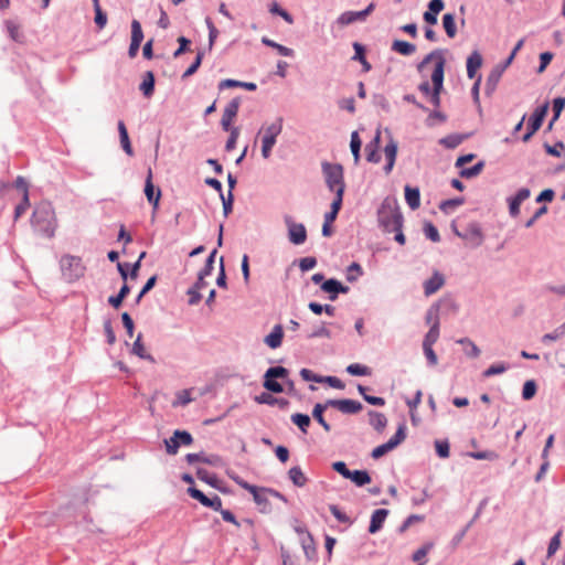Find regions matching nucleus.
I'll return each mask as SVG.
<instances>
[{
	"label": "nucleus",
	"instance_id": "de8ad7c7",
	"mask_svg": "<svg viewBox=\"0 0 565 565\" xmlns=\"http://www.w3.org/2000/svg\"><path fill=\"white\" fill-rule=\"evenodd\" d=\"M263 386L270 393L279 394L284 392V386L275 377H268L267 372L264 374Z\"/></svg>",
	"mask_w": 565,
	"mask_h": 565
},
{
	"label": "nucleus",
	"instance_id": "c03bdc74",
	"mask_svg": "<svg viewBox=\"0 0 565 565\" xmlns=\"http://www.w3.org/2000/svg\"><path fill=\"white\" fill-rule=\"evenodd\" d=\"M445 65L446 60L445 57H440L439 61H436L434 71L431 73V83H444L445 78Z\"/></svg>",
	"mask_w": 565,
	"mask_h": 565
},
{
	"label": "nucleus",
	"instance_id": "603ef678",
	"mask_svg": "<svg viewBox=\"0 0 565 565\" xmlns=\"http://www.w3.org/2000/svg\"><path fill=\"white\" fill-rule=\"evenodd\" d=\"M192 402L191 390H181L177 393L175 399L172 402L173 407L185 406Z\"/></svg>",
	"mask_w": 565,
	"mask_h": 565
},
{
	"label": "nucleus",
	"instance_id": "f704fd0d",
	"mask_svg": "<svg viewBox=\"0 0 565 565\" xmlns=\"http://www.w3.org/2000/svg\"><path fill=\"white\" fill-rule=\"evenodd\" d=\"M458 344L463 345L465 353L467 356L471 359H477L480 355V349L476 345V343L469 338H461L457 340Z\"/></svg>",
	"mask_w": 565,
	"mask_h": 565
},
{
	"label": "nucleus",
	"instance_id": "f3484780",
	"mask_svg": "<svg viewBox=\"0 0 565 565\" xmlns=\"http://www.w3.org/2000/svg\"><path fill=\"white\" fill-rule=\"evenodd\" d=\"M503 72H504V70L498 65H495L491 70V72L489 73V75L487 77L486 85H484V92L487 95H491L495 90L497 85L500 82Z\"/></svg>",
	"mask_w": 565,
	"mask_h": 565
},
{
	"label": "nucleus",
	"instance_id": "6ab92c4d",
	"mask_svg": "<svg viewBox=\"0 0 565 565\" xmlns=\"http://www.w3.org/2000/svg\"><path fill=\"white\" fill-rule=\"evenodd\" d=\"M241 87L249 92H254L257 89V85L252 82H241L237 79L226 78L218 83V89L223 90L226 88Z\"/></svg>",
	"mask_w": 565,
	"mask_h": 565
},
{
	"label": "nucleus",
	"instance_id": "bb28decb",
	"mask_svg": "<svg viewBox=\"0 0 565 565\" xmlns=\"http://www.w3.org/2000/svg\"><path fill=\"white\" fill-rule=\"evenodd\" d=\"M288 478L294 486L302 488L308 482V478L302 472L299 466L291 467L288 471Z\"/></svg>",
	"mask_w": 565,
	"mask_h": 565
},
{
	"label": "nucleus",
	"instance_id": "dca6fc26",
	"mask_svg": "<svg viewBox=\"0 0 565 565\" xmlns=\"http://www.w3.org/2000/svg\"><path fill=\"white\" fill-rule=\"evenodd\" d=\"M390 511L387 509H377L371 515V521L369 525V533L375 534L382 527Z\"/></svg>",
	"mask_w": 565,
	"mask_h": 565
},
{
	"label": "nucleus",
	"instance_id": "b1692460",
	"mask_svg": "<svg viewBox=\"0 0 565 565\" xmlns=\"http://www.w3.org/2000/svg\"><path fill=\"white\" fill-rule=\"evenodd\" d=\"M196 477H198V479H200L201 481L206 482L211 487H213V488H215L217 490L223 491V489L221 487V480L217 478L216 475L210 473L206 469L198 468L196 469Z\"/></svg>",
	"mask_w": 565,
	"mask_h": 565
},
{
	"label": "nucleus",
	"instance_id": "5fc2aeb1",
	"mask_svg": "<svg viewBox=\"0 0 565 565\" xmlns=\"http://www.w3.org/2000/svg\"><path fill=\"white\" fill-rule=\"evenodd\" d=\"M203 56H204V52L203 51H199L196 53V56L194 58V61L192 62V64L185 70V72L182 74V78H186V77H190L192 76L194 73H196V71L199 70V67L201 66L202 64V60H203Z\"/></svg>",
	"mask_w": 565,
	"mask_h": 565
},
{
	"label": "nucleus",
	"instance_id": "473e14b6",
	"mask_svg": "<svg viewBox=\"0 0 565 565\" xmlns=\"http://www.w3.org/2000/svg\"><path fill=\"white\" fill-rule=\"evenodd\" d=\"M291 422L303 433H308V428L311 424V418L309 415L303 413H295L290 417Z\"/></svg>",
	"mask_w": 565,
	"mask_h": 565
},
{
	"label": "nucleus",
	"instance_id": "69168bd1",
	"mask_svg": "<svg viewBox=\"0 0 565 565\" xmlns=\"http://www.w3.org/2000/svg\"><path fill=\"white\" fill-rule=\"evenodd\" d=\"M329 510L331 514L340 522L344 524H352V520L335 504H330Z\"/></svg>",
	"mask_w": 565,
	"mask_h": 565
},
{
	"label": "nucleus",
	"instance_id": "680f3d73",
	"mask_svg": "<svg viewBox=\"0 0 565 565\" xmlns=\"http://www.w3.org/2000/svg\"><path fill=\"white\" fill-rule=\"evenodd\" d=\"M439 307L440 302H436L428 308L425 316L426 323L433 324L436 321L439 322Z\"/></svg>",
	"mask_w": 565,
	"mask_h": 565
},
{
	"label": "nucleus",
	"instance_id": "9b49d317",
	"mask_svg": "<svg viewBox=\"0 0 565 565\" xmlns=\"http://www.w3.org/2000/svg\"><path fill=\"white\" fill-rule=\"evenodd\" d=\"M241 102V97L237 96L226 105L221 119V126L223 130L228 131L230 129H232L231 124L232 120L237 116Z\"/></svg>",
	"mask_w": 565,
	"mask_h": 565
},
{
	"label": "nucleus",
	"instance_id": "338daca9",
	"mask_svg": "<svg viewBox=\"0 0 565 565\" xmlns=\"http://www.w3.org/2000/svg\"><path fill=\"white\" fill-rule=\"evenodd\" d=\"M266 372L268 373V377H275L276 380H286L289 374L288 370L280 365L271 366Z\"/></svg>",
	"mask_w": 565,
	"mask_h": 565
},
{
	"label": "nucleus",
	"instance_id": "c85d7f7f",
	"mask_svg": "<svg viewBox=\"0 0 565 565\" xmlns=\"http://www.w3.org/2000/svg\"><path fill=\"white\" fill-rule=\"evenodd\" d=\"M467 135H460V134H450L446 137L439 139V145L444 146L447 149H455L459 145L462 143V141L467 138Z\"/></svg>",
	"mask_w": 565,
	"mask_h": 565
},
{
	"label": "nucleus",
	"instance_id": "ea45409f",
	"mask_svg": "<svg viewBox=\"0 0 565 565\" xmlns=\"http://www.w3.org/2000/svg\"><path fill=\"white\" fill-rule=\"evenodd\" d=\"M324 412V407H322L320 403H317L312 409V417L317 423H319L322 426L324 431L329 433L331 430V426L323 416Z\"/></svg>",
	"mask_w": 565,
	"mask_h": 565
},
{
	"label": "nucleus",
	"instance_id": "864d4df0",
	"mask_svg": "<svg viewBox=\"0 0 565 565\" xmlns=\"http://www.w3.org/2000/svg\"><path fill=\"white\" fill-rule=\"evenodd\" d=\"M483 167H484L483 161H479L476 164H473L472 167L463 168L460 171V177L466 178V179H471L473 177H477L478 174L481 173V171L483 170Z\"/></svg>",
	"mask_w": 565,
	"mask_h": 565
},
{
	"label": "nucleus",
	"instance_id": "13d9d810",
	"mask_svg": "<svg viewBox=\"0 0 565 565\" xmlns=\"http://www.w3.org/2000/svg\"><path fill=\"white\" fill-rule=\"evenodd\" d=\"M562 534H563V531L558 530L550 540V543L547 546V557H552L559 548Z\"/></svg>",
	"mask_w": 565,
	"mask_h": 565
},
{
	"label": "nucleus",
	"instance_id": "a18cd8bd",
	"mask_svg": "<svg viewBox=\"0 0 565 565\" xmlns=\"http://www.w3.org/2000/svg\"><path fill=\"white\" fill-rule=\"evenodd\" d=\"M347 372L352 376H370L372 374V370L360 363H352L347 366Z\"/></svg>",
	"mask_w": 565,
	"mask_h": 565
},
{
	"label": "nucleus",
	"instance_id": "4be33fe9",
	"mask_svg": "<svg viewBox=\"0 0 565 565\" xmlns=\"http://www.w3.org/2000/svg\"><path fill=\"white\" fill-rule=\"evenodd\" d=\"M117 127H118L119 140H120V145L122 147V150L128 156H130V157L134 156V150L131 147V142H130L129 135H128L125 122L122 120H119Z\"/></svg>",
	"mask_w": 565,
	"mask_h": 565
},
{
	"label": "nucleus",
	"instance_id": "20e7f679",
	"mask_svg": "<svg viewBox=\"0 0 565 565\" xmlns=\"http://www.w3.org/2000/svg\"><path fill=\"white\" fill-rule=\"evenodd\" d=\"M321 169L328 189L335 193L341 188L342 192H344L343 167L340 163L324 161L321 163Z\"/></svg>",
	"mask_w": 565,
	"mask_h": 565
},
{
	"label": "nucleus",
	"instance_id": "58836bf2",
	"mask_svg": "<svg viewBox=\"0 0 565 565\" xmlns=\"http://www.w3.org/2000/svg\"><path fill=\"white\" fill-rule=\"evenodd\" d=\"M406 424L403 422L398 425L396 433L392 436L387 444L392 449H395L399 444H402L406 438Z\"/></svg>",
	"mask_w": 565,
	"mask_h": 565
},
{
	"label": "nucleus",
	"instance_id": "79ce46f5",
	"mask_svg": "<svg viewBox=\"0 0 565 565\" xmlns=\"http://www.w3.org/2000/svg\"><path fill=\"white\" fill-rule=\"evenodd\" d=\"M321 289H322V291L329 294V299L331 301L337 300L338 295H339L338 294V279L329 278V279L324 280L321 284Z\"/></svg>",
	"mask_w": 565,
	"mask_h": 565
},
{
	"label": "nucleus",
	"instance_id": "6e6552de",
	"mask_svg": "<svg viewBox=\"0 0 565 565\" xmlns=\"http://www.w3.org/2000/svg\"><path fill=\"white\" fill-rule=\"evenodd\" d=\"M285 225L288 230V239L294 245H301L307 241V230L302 223L295 222L289 214L284 216Z\"/></svg>",
	"mask_w": 565,
	"mask_h": 565
},
{
	"label": "nucleus",
	"instance_id": "49530a36",
	"mask_svg": "<svg viewBox=\"0 0 565 565\" xmlns=\"http://www.w3.org/2000/svg\"><path fill=\"white\" fill-rule=\"evenodd\" d=\"M439 328H440V322H437V321L434 322L430 326L428 332L425 334L423 344L434 345L439 338Z\"/></svg>",
	"mask_w": 565,
	"mask_h": 565
},
{
	"label": "nucleus",
	"instance_id": "bf43d9fd",
	"mask_svg": "<svg viewBox=\"0 0 565 565\" xmlns=\"http://www.w3.org/2000/svg\"><path fill=\"white\" fill-rule=\"evenodd\" d=\"M436 454L440 458H448L450 455V445L447 439L435 441Z\"/></svg>",
	"mask_w": 565,
	"mask_h": 565
},
{
	"label": "nucleus",
	"instance_id": "72a5a7b5",
	"mask_svg": "<svg viewBox=\"0 0 565 565\" xmlns=\"http://www.w3.org/2000/svg\"><path fill=\"white\" fill-rule=\"evenodd\" d=\"M129 292L130 287L126 282H124V285L119 289V292L108 298V303L115 309H118L122 305L124 299L129 295Z\"/></svg>",
	"mask_w": 565,
	"mask_h": 565
},
{
	"label": "nucleus",
	"instance_id": "09e8293b",
	"mask_svg": "<svg viewBox=\"0 0 565 565\" xmlns=\"http://www.w3.org/2000/svg\"><path fill=\"white\" fill-rule=\"evenodd\" d=\"M263 44H265L266 46H269V47H273L275 50H277V52L281 55V56H287V57H290V56H294V50L287 47V46H284L279 43H276L275 41L268 39V38H263L262 40Z\"/></svg>",
	"mask_w": 565,
	"mask_h": 565
},
{
	"label": "nucleus",
	"instance_id": "c756f323",
	"mask_svg": "<svg viewBox=\"0 0 565 565\" xmlns=\"http://www.w3.org/2000/svg\"><path fill=\"white\" fill-rule=\"evenodd\" d=\"M356 21H364L361 11H345L337 19V23L342 26L352 24Z\"/></svg>",
	"mask_w": 565,
	"mask_h": 565
},
{
	"label": "nucleus",
	"instance_id": "0eeeda50",
	"mask_svg": "<svg viewBox=\"0 0 565 565\" xmlns=\"http://www.w3.org/2000/svg\"><path fill=\"white\" fill-rule=\"evenodd\" d=\"M548 111V102L535 108L527 120L526 132L522 136V141L527 142L532 136L541 128Z\"/></svg>",
	"mask_w": 565,
	"mask_h": 565
},
{
	"label": "nucleus",
	"instance_id": "3c124183",
	"mask_svg": "<svg viewBox=\"0 0 565 565\" xmlns=\"http://www.w3.org/2000/svg\"><path fill=\"white\" fill-rule=\"evenodd\" d=\"M536 391H537V385H536V382L534 380H527L524 384H523V388H522V398L524 401H530L532 399L535 394H536Z\"/></svg>",
	"mask_w": 565,
	"mask_h": 565
},
{
	"label": "nucleus",
	"instance_id": "e2e57ef3",
	"mask_svg": "<svg viewBox=\"0 0 565 565\" xmlns=\"http://www.w3.org/2000/svg\"><path fill=\"white\" fill-rule=\"evenodd\" d=\"M543 148L547 154L559 158L562 156L561 151L565 149V145L563 141H557L553 146L545 142Z\"/></svg>",
	"mask_w": 565,
	"mask_h": 565
},
{
	"label": "nucleus",
	"instance_id": "f03ea898",
	"mask_svg": "<svg viewBox=\"0 0 565 565\" xmlns=\"http://www.w3.org/2000/svg\"><path fill=\"white\" fill-rule=\"evenodd\" d=\"M379 224L385 233L403 227L404 217L399 207L385 199L377 211Z\"/></svg>",
	"mask_w": 565,
	"mask_h": 565
},
{
	"label": "nucleus",
	"instance_id": "4c0bfd02",
	"mask_svg": "<svg viewBox=\"0 0 565 565\" xmlns=\"http://www.w3.org/2000/svg\"><path fill=\"white\" fill-rule=\"evenodd\" d=\"M406 424L403 422L398 425L396 433L392 436L387 444L392 449H395L399 444H402L406 438Z\"/></svg>",
	"mask_w": 565,
	"mask_h": 565
},
{
	"label": "nucleus",
	"instance_id": "a211bd4d",
	"mask_svg": "<svg viewBox=\"0 0 565 565\" xmlns=\"http://www.w3.org/2000/svg\"><path fill=\"white\" fill-rule=\"evenodd\" d=\"M284 338V329L281 324H275L269 334L264 339V342L270 349H277L281 345Z\"/></svg>",
	"mask_w": 565,
	"mask_h": 565
},
{
	"label": "nucleus",
	"instance_id": "0e129e2a",
	"mask_svg": "<svg viewBox=\"0 0 565 565\" xmlns=\"http://www.w3.org/2000/svg\"><path fill=\"white\" fill-rule=\"evenodd\" d=\"M269 11L273 14H277V15L281 17L289 24H291L294 22L292 15L289 12H287L285 9H282L277 2L271 3Z\"/></svg>",
	"mask_w": 565,
	"mask_h": 565
},
{
	"label": "nucleus",
	"instance_id": "cd10ccee",
	"mask_svg": "<svg viewBox=\"0 0 565 565\" xmlns=\"http://www.w3.org/2000/svg\"><path fill=\"white\" fill-rule=\"evenodd\" d=\"M370 425L376 430L382 431L387 425V418L383 413L376 411H369Z\"/></svg>",
	"mask_w": 565,
	"mask_h": 565
},
{
	"label": "nucleus",
	"instance_id": "2eb2a0df",
	"mask_svg": "<svg viewBox=\"0 0 565 565\" xmlns=\"http://www.w3.org/2000/svg\"><path fill=\"white\" fill-rule=\"evenodd\" d=\"M381 142V131L377 130L373 140L365 146L366 160L372 163H379L382 159L379 153V147Z\"/></svg>",
	"mask_w": 565,
	"mask_h": 565
},
{
	"label": "nucleus",
	"instance_id": "9d476101",
	"mask_svg": "<svg viewBox=\"0 0 565 565\" xmlns=\"http://www.w3.org/2000/svg\"><path fill=\"white\" fill-rule=\"evenodd\" d=\"M455 235L468 242L472 247H479L484 239L482 228L478 222H470L463 232L454 228Z\"/></svg>",
	"mask_w": 565,
	"mask_h": 565
},
{
	"label": "nucleus",
	"instance_id": "7ed1b4c3",
	"mask_svg": "<svg viewBox=\"0 0 565 565\" xmlns=\"http://www.w3.org/2000/svg\"><path fill=\"white\" fill-rule=\"evenodd\" d=\"M282 117H277L273 122L269 125H263L259 129L258 135H262V157L264 159H268L271 156L277 137L282 131Z\"/></svg>",
	"mask_w": 565,
	"mask_h": 565
},
{
	"label": "nucleus",
	"instance_id": "7c9ffc66",
	"mask_svg": "<svg viewBox=\"0 0 565 565\" xmlns=\"http://www.w3.org/2000/svg\"><path fill=\"white\" fill-rule=\"evenodd\" d=\"M356 487H363L371 482V476L366 470H353L348 478Z\"/></svg>",
	"mask_w": 565,
	"mask_h": 565
},
{
	"label": "nucleus",
	"instance_id": "c9c22d12",
	"mask_svg": "<svg viewBox=\"0 0 565 565\" xmlns=\"http://www.w3.org/2000/svg\"><path fill=\"white\" fill-rule=\"evenodd\" d=\"M141 339H142V335L139 333L132 344L131 352L134 354H136L137 356H139L140 359L148 360L150 362H154V358L151 354L146 352L145 345H143Z\"/></svg>",
	"mask_w": 565,
	"mask_h": 565
},
{
	"label": "nucleus",
	"instance_id": "37998d69",
	"mask_svg": "<svg viewBox=\"0 0 565 565\" xmlns=\"http://www.w3.org/2000/svg\"><path fill=\"white\" fill-rule=\"evenodd\" d=\"M463 203H465V198H462V196L454 198V199H448V200H444V201L440 202L439 209H440L441 212H444L446 214H449L456 207L462 205Z\"/></svg>",
	"mask_w": 565,
	"mask_h": 565
},
{
	"label": "nucleus",
	"instance_id": "a19ab883",
	"mask_svg": "<svg viewBox=\"0 0 565 565\" xmlns=\"http://www.w3.org/2000/svg\"><path fill=\"white\" fill-rule=\"evenodd\" d=\"M361 146H362V140L359 136V132L358 131H353L351 134V140H350V149H351V152H352V156H353V159H354V162L358 163L360 161V158H361Z\"/></svg>",
	"mask_w": 565,
	"mask_h": 565
},
{
	"label": "nucleus",
	"instance_id": "423d86ee",
	"mask_svg": "<svg viewBox=\"0 0 565 565\" xmlns=\"http://www.w3.org/2000/svg\"><path fill=\"white\" fill-rule=\"evenodd\" d=\"M230 478L244 490H247L254 499V502L259 507L262 513H268L271 510L270 503L266 497L267 492H263V488H258L248 483L238 476L230 475Z\"/></svg>",
	"mask_w": 565,
	"mask_h": 565
},
{
	"label": "nucleus",
	"instance_id": "5701e85b",
	"mask_svg": "<svg viewBox=\"0 0 565 565\" xmlns=\"http://www.w3.org/2000/svg\"><path fill=\"white\" fill-rule=\"evenodd\" d=\"M484 504H486V501H482L480 503L477 512L475 513L473 518L471 519V521L467 525H465V527L452 537V540H451L452 547H456V546H458L461 543V541L463 540V537L467 534L468 530L472 526V524L480 516L481 510H482Z\"/></svg>",
	"mask_w": 565,
	"mask_h": 565
},
{
	"label": "nucleus",
	"instance_id": "774afa93",
	"mask_svg": "<svg viewBox=\"0 0 565 565\" xmlns=\"http://www.w3.org/2000/svg\"><path fill=\"white\" fill-rule=\"evenodd\" d=\"M565 334V323L556 328L553 332L546 333L542 337V342L547 343L550 341H556Z\"/></svg>",
	"mask_w": 565,
	"mask_h": 565
},
{
	"label": "nucleus",
	"instance_id": "e433bc0d",
	"mask_svg": "<svg viewBox=\"0 0 565 565\" xmlns=\"http://www.w3.org/2000/svg\"><path fill=\"white\" fill-rule=\"evenodd\" d=\"M362 404L355 399H341L340 412L343 414H356L362 409Z\"/></svg>",
	"mask_w": 565,
	"mask_h": 565
},
{
	"label": "nucleus",
	"instance_id": "4468645a",
	"mask_svg": "<svg viewBox=\"0 0 565 565\" xmlns=\"http://www.w3.org/2000/svg\"><path fill=\"white\" fill-rule=\"evenodd\" d=\"M445 285V277L439 271H434L433 276L424 281L425 296H431L437 292Z\"/></svg>",
	"mask_w": 565,
	"mask_h": 565
},
{
	"label": "nucleus",
	"instance_id": "412c9836",
	"mask_svg": "<svg viewBox=\"0 0 565 565\" xmlns=\"http://www.w3.org/2000/svg\"><path fill=\"white\" fill-rule=\"evenodd\" d=\"M154 84V74L151 71H147L139 86V89L142 92L145 97L150 98L153 95Z\"/></svg>",
	"mask_w": 565,
	"mask_h": 565
},
{
	"label": "nucleus",
	"instance_id": "2f4dec72",
	"mask_svg": "<svg viewBox=\"0 0 565 565\" xmlns=\"http://www.w3.org/2000/svg\"><path fill=\"white\" fill-rule=\"evenodd\" d=\"M443 26L448 38L452 39L457 34L455 13H445L443 15Z\"/></svg>",
	"mask_w": 565,
	"mask_h": 565
},
{
	"label": "nucleus",
	"instance_id": "8fccbe9b",
	"mask_svg": "<svg viewBox=\"0 0 565 565\" xmlns=\"http://www.w3.org/2000/svg\"><path fill=\"white\" fill-rule=\"evenodd\" d=\"M427 113H428V116H427V118L425 120V124L428 127L435 126V120H438L440 122H445L447 120L446 114H444L443 111L438 110V108H434V110H429L428 109Z\"/></svg>",
	"mask_w": 565,
	"mask_h": 565
},
{
	"label": "nucleus",
	"instance_id": "1a4fd4ad",
	"mask_svg": "<svg viewBox=\"0 0 565 565\" xmlns=\"http://www.w3.org/2000/svg\"><path fill=\"white\" fill-rule=\"evenodd\" d=\"M166 451L169 455H177L181 446H190L193 437L188 430L177 429L169 439H164Z\"/></svg>",
	"mask_w": 565,
	"mask_h": 565
},
{
	"label": "nucleus",
	"instance_id": "4d7b16f0",
	"mask_svg": "<svg viewBox=\"0 0 565 565\" xmlns=\"http://www.w3.org/2000/svg\"><path fill=\"white\" fill-rule=\"evenodd\" d=\"M423 232H424L426 238L430 239L431 242L438 243L440 241L439 232L433 223L426 222L424 224Z\"/></svg>",
	"mask_w": 565,
	"mask_h": 565
},
{
	"label": "nucleus",
	"instance_id": "6e6d98bb",
	"mask_svg": "<svg viewBox=\"0 0 565 565\" xmlns=\"http://www.w3.org/2000/svg\"><path fill=\"white\" fill-rule=\"evenodd\" d=\"M362 275H363V269L360 264L354 262L348 266V268H347V280L348 281L354 282Z\"/></svg>",
	"mask_w": 565,
	"mask_h": 565
},
{
	"label": "nucleus",
	"instance_id": "052dcab7",
	"mask_svg": "<svg viewBox=\"0 0 565 565\" xmlns=\"http://www.w3.org/2000/svg\"><path fill=\"white\" fill-rule=\"evenodd\" d=\"M397 148V142L393 138H391L390 141L384 147L386 161H396Z\"/></svg>",
	"mask_w": 565,
	"mask_h": 565
},
{
	"label": "nucleus",
	"instance_id": "aec40b11",
	"mask_svg": "<svg viewBox=\"0 0 565 565\" xmlns=\"http://www.w3.org/2000/svg\"><path fill=\"white\" fill-rule=\"evenodd\" d=\"M405 192V200L408 206L412 210H416L420 205V191L418 188H413L411 185H405L404 188Z\"/></svg>",
	"mask_w": 565,
	"mask_h": 565
},
{
	"label": "nucleus",
	"instance_id": "ddd939ff",
	"mask_svg": "<svg viewBox=\"0 0 565 565\" xmlns=\"http://www.w3.org/2000/svg\"><path fill=\"white\" fill-rule=\"evenodd\" d=\"M530 194L531 191L527 188H521L514 196L508 199L509 212L512 216L519 215L520 205L530 196Z\"/></svg>",
	"mask_w": 565,
	"mask_h": 565
},
{
	"label": "nucleus",
	"instance_id": "393cba45",
	"mask_svg": "<svg viewBox=\"0 0 565 565\" xmlns=\"http://www.w3.org/2000/svg\"><path fill=\"white\" fill-rule=\"evenodd\" d=\"M305 556L308 561H313L317 557V548L311 534H306L305 539L300 542Z\"/></svg>",
	"mask_w": 565,
	"mask_h": 565
},
{
	"label": "nucleus",
	"instance_id": "a878e982",
	"mask_svg": "<svg viewBox=\"0 0 565 565\" xmlns=\"http://www.w3.org/2000/svg\"><path fill=\"white\" fill-rule=\"evenodd\" d=\"M392 51L404 56H409L416 52V45L403 40H395L392 43Z\"/></svg>",
	"mask_w": 565,
	"mask_h": 565
},
{
	"label": "nucleus",
	"instance_id": "f257e3e1",
	"mask_svg": "<svg viewBox=\"0 0 565 565\" xmlns=\"http://www.w3.org/2000/svg\"><path fill=\"white\" fill-rule=\"evenodd\" d=\"M31 223L35 231L46 237L54 236L56 220L54 209L49 202L38 204L33 211Z\"/></svg>",
	"mask_w": 565,
	"mask_h": 565
},
{
	"label": "nucleus",
	"instance_id": "f8f14e48",
	"mask_svg": "<svg viewBox=\"0 0 565 565\" xmlns=\"http://www.w3.org/2000/svg\"><path fill=\"white\" fill-rule=\"evenodd\" d=\"M143 191L148 202L152 205L153 210H157L161 199V190L159 188L154 189L151 169L148 170Z\"/></svg>",
	"mask_w": 565,
	"mask_h": 565
},
{
	"label": "nucleus",
	"instance_id": "39448f33",
	"mask_svg": "<svg viewBox=\"0 0 565 565\" xmlns=\"http://www.w3.org/2000/svg\"><path fill=\"white\" fill-rule=\"evenodd\" d=\"M62 276L67 282H74L78 280L85 274V266L77 256L64 255L61 260Z\"/></svg>",
	"mask_w": 565,
	"mask_h": 565
}]
</instances>
